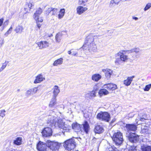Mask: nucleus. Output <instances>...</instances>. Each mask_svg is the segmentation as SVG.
I'll use <instances>...</instances> for the list:
<instances>
[{
	"mask_svg": "<svg viewBox=\"0 0 151 151\" xmlns=\"http://www.w3.org/2000/svg\"><path fill=\"white\" fill-rule=\"evenodd\" d=\"M125 127L128 132L130 131L135 132L137 128V125L134 124H126Z\"/></svg>",
	"mask_w": 151,
	"mask_h": 151,
	"instance_id": "obj_12",
	"label": "nucleus"
},
{
	"mask_svg": "<svg viewBox=\"0 0 151 151\" xmlns=\"http://www.w3.org/2000/svg\"><path fill=\"white\" fill-rule=\"evenodd\" d=\"M99 88L98 86L97 85H96L93 87V91L96 92L97 91L99 90Z\"/></svg>",
	"mask_w": 151,
	"mask_h": 151,
	"instance_id": "obj_44",
	"label": "nucleus"
},
{
	"mask_svg": "<svg viewBox=\"0 0 151 151\" xmlns=\"http://www.w3.org/2000/svg\"><path fill=\"white\" fill-rule=\"evenodd\" d=\"M72 127L76 132H85L86 134H88L90 130L89 125L87 121L85 122L82 125L77 123L73 124Z\"/></svg>",
	"mask_w": 151,
	"mask_h": 151,
	"instance_id": "obj_3",
	"label": "nucleus"
},
{
	"mask_svg": "<svg viewBox=\"0 0 151 151\" xmlns=\"http://www.w3.org/2000/svg\"><path fill=\"white\" fill-rule=\"evenodd\" d=\"M98 38L97 36H93L91 35H88L86 38L85 44L83 46L84 49L88 47V50L90 52H96L97 50V46L95 42Z\"/></svg>",
	"mask_w": 151,
	"mask_h": 151,
	"instance_id": "obj_2",
	"label": "nucleus"
},
{
	"mask_svg": "<svg viewBox=\"0 0 151 151\" xmlns=\"http://www.w3.org/2000/svg\"><path fill=\"white\" fill-rule=\"evenodd\" d=\"M151 87V84H149L146 85L145 88L144 89V90L145 91H148Z\"/></svg>",
	"mask_w": 151,
	"mask_h": 151,
	"instance_id": "obj_39",
	"label": "nucleus"
},
{
	"mask_svg": "<svg viewBox=\"0 0 151 151\" xmlns=\"http://www.w3.org/2000/svg\"><path fill=\"white\" fill-rule=\"evenodd\" d=\"M2 71V70H1L0 69V72H1V71Z\"/></svg>",
	"mask_w": 151,
	"mask_h": 151,
	"instance_id": "obj_59",
	"label": "nucleus"
},
{
	"mask_svg": "<svg viewBox=\"0 0 151 151\" xmlns=\"http://www.w3.org/2000/svg\"><path fill=\"white\" fill-rule=\"evenodd\" d=\"M115 150V148L114 149L113 147H110L109 148V151H114Z\"/></svg>",
	"mask_w": 151,
	"mask_h": 151,
	"instance_id": "obj_49",
	"label": "nucleus"
},
{
	"mask_svg": "<svg viewBox=\"0 0 151 151\" xmlns=\"http://www.w3.org/2000/svg\"><path fill=\"white\" fill-rule=\"evenodd\" d=\"M46 116V114H43L41 116L40 118H42L44 117H45Z\"/></svg>",
	"mask_w": 151,
	"mask_h": 151,
	"instance_id": "obj_53",
	"label": "nucleus"
},
{
	"mask_svg": "<svg viewBox=\"0 0 151 151\" xmlns=\"http://www.w3.org/2000/svg\"><path fill=\"white\" fill-rule=\"evenodd\" d=\"M48 147L52 151H56L59 149L60 144L57 142L47 141V142Z\"/></svg>",
	"mask_w": 151,
	"mask_h": 151,
	"instance_id": "obj_8",
	"label": "nucleus"
},
{
	"mask_svg": "<svg viewBox=\"0 0 151 151\" xmlns=\"http://www.w3.org/2000/svg\"><path fill=\"white\" fill-rule=\"evenodd\" d=\"M146 119V118H144L143 117H141L139 118V120L142 121H143L144 120H145Z\"/></svg>",
	"mask_w": 151,
	"mask_h": 151,
	"instance_id": "obj_52",
	"label": "nucleus"
},
{
	"mask_svg": "<svg viewBox=\"0 0 151 151\" xmlns=\"http://www.w3.org/2000/svg\"><path fill=\"white\" fill-rule=\"evenodd\" d=\"M129 139L131 142L136 143L139 141V136L135 133H132L129 135Z\"/></svg>",
	"mask_w": 151,
	"mask_h": 151,
	"instance_id": "obj_10",
	"label": "nucleus"
},
{
	"mask_svg": "<svg viewBox=\"0 0 151 151\" xmlns=\"http://www.w3.org/2000/svg\"><path fill=\"white\" fill-rule=\"evenodd\" d=\"M98 93L100 96L101 97L103 95L108 94L109 93V92L106 89L104 88L100 90Z\"/></svg>",
	"mask_w": 151,
	"mask_h": 151,
	"instance_id": "obj_25",
	"label": "nucleus"
},
{
	"mask_svg": "<svg viewBox=\"0 0 151 151\" xmlns=\"http://www.w3.org/2000/svg\"><path fill=\"white\" fill-rule=\"evenodd\" d=\"M6 111L4 110H1L0 111V116L2 117H3L5 116V112H6Z\"/></svg>",
	"mask_w": 151,
	"mask_h": 151,
	"instance_id": "obj_38",
	"label": "nucleus"
},
{
	"mask_svg": "<svg viewBox=\"0 0 151 151\" xmlns=\"http://www.w3.org/2000/svg\"><path fill=\"white\" fill-rule=\"evenodd\" d=\"M8 63V61H5V62L2 64V65L0 69L2 70V71H3L4 69L6 67Z\"/></svg>",
	"mask_w": 151,
	"mask_h": 151,
	"instance_id": "obj_33",
	"label": "nucleus"
},
{
	"mask_svg": "<svg viewBox=\"0 0 151 151\" xmlns=\"http://www.w3.org/2000/svg\"><path fill=\"white\" fill-rule=\"evenodd\" d=\"M88 9L86 7H84L82 6H78L76 9L77 12V14H78L81 15L82 13L87 11Z\"/></svg>",
	"mask_w": 151,
	"mask_h": 151,
	"instance_id": "obj_18",
	"label": "nucleus"
},
{
	"mask_svg": "<svg viewBox=\"0 0 151 151\" xmlns=\"http://www.w3.org/2000/svg\"><path fill=\"white\" fill-rule=\"evenodd\" d=\"M65 14V9H61L60 11L59 14L58 15V18L60 19L64 16Z\"/></svg>",
	"mask_w": 151,
	"mask_h": 151,
	"instance_id": "obj_30",
	"label": "nucleus"
},
{
	"mask_svg": "<svg viewBox=\"0 0 151 151\" xmlns=\"http://www.w3.org/2000/svg\"><path fill=\"white\" fill-rule=\"evenodd\" d=\"M96 117L99 120L106 122H109L110 119V114L106 112H100L98 114Z\"/></svg>",
	"mask_w": 151,
	"mask_h": 151,
	"instance_id": "obj_6",
	"label": "nucleus"
},
{
	"mask_svg": "<svg viewBox=\"0 0 151 151\" xmlns=\"http://www.w3.org/2000/svg\"><path fill=\"white\" fill-rule=\"evenodd\" d=\"M62 33L61 32H58L55 36V40L57 42H60L62 36Z\"/></svg>",
	"mask_w": 151,
	"mask_h": 151,
	"instance_id": "obj_28",
	"label": "nucleus"
},
{
	"mask_svg": "<svg viewBox=\"0 0 151 151\" xmlns=\"http://www.w3.org/2000/svg\"><path fill=\"white\" fill-rule=\"evenodd\" d=\"M52 11V8H49L46 11V14L48 15Z\"/></svg>",
	"mask_w": 151,
	"mask_h": 151,
	"instance_id": "obj_45",
	"label": "nucleus"
},
{
	"mask_svg": "<svg viewBox=\"0 0 151 151\" xmlns=\"http://www.w3.org/2000/svg\"><path fill=\"white\" fill-rule=\"evenodd\" d=\"M37 25L39 28H40L41 26V25L39 24H38L37 22Z\"/></svg>",
	"mask_w": 151,
	"mask_h": 151,
	"instance_id": "obj_56",
	"label": "nucleus"
},
{
	"mask_svg": "<svg viewBox=\"0 0 151 151\" xmlns=\"http://www.w3.org/2000/svg\"><path fill=\"white\" fill-rule=\"evenodd\" d=\"M96 133L100 134L104 131V129L102 125H97L96 126L94 129Z\"/></svg>",
	"mask_w": 151,
	"mask_h": 151,
	"instance_id": "obj_17",
	"label": "nucleus"
},
{
	"mask_svg": "<svg viewBox=\"0 0 151 151\" xmlns=\"http://www.w3.org/2000/svg\"><path fill=\"white\" fill-rule=\"evenodd\" d=\"M77 139L76 138H73L65 141L63 145L64 147L68 150H73L76 147V140Z\"/></svg>",
	"mask_w": 151,
	"mask_h": 151,
	"instance_id": "obj_4",
	"label": "nucleus"
},
{
	"mask_svg": "<svg viewBox=\"0 0 151 151\" xmlns=\"http://www.w3.org/2000/svg\"><path fill=\"white\" fill-rule=\"evenodd\" d=\"M115 119H113V120H112V122H111V123H112V122H114V121H115Z\"/></svg>",
	"mask_w": 151,
	"mask_h": 151,
	"instance_id": "obj_58",
	"label": "nucleus"
},
{
	"mask_svg": "<svg viewBox=\"0 0 151 151\" xmlns=\"http://www.w3.org/2000/svg\"><path fill=\"white\" fill-rule=\"evenodd\" d=\"M3 22V19L2 18L0 19V26H1Z\"/></svg>",
	"mask_w": 151,
	"mask_h": 151,
	"instance_id": "obj_50",
	"label": "nucleus"
},
{
	"mask_svg": "<svg viewBox=\"0 0 151 151\" xmlns=\"http://www.w3.org/2000/svg\"><path fill=\"white\" fill-rule=\"evenodd\" d=\"M56 104L57 102L56 97H55L53 96L52 98L51 99L50 101L49 106L50 107H52Z\"/></svg>",
	"mask_w": 151,
	"mask_h": 151,
	"instance_id": "obj_24",
	"label": "nucleus"
},
{
	"mask_svg": "<svg viewBox=\"0 0 151 151\" xmlns=\"http://www.w3.org/2000/svg\"><path fill=\"white\" fill-rule=\"evenodd\" d=\"M129 52V53L132 52H135L136 53H138L139 52V49L138 48H134L131 50H128Z\"/></svg>",
	"mask_w": 151,
	"mask_h": 151,
	"instance_id": "obj_37",
	"label": "nucleus"
},
{
	"mask_svg": "<svg viewBox=\"0 0 151 151\" xmlns=\"http://www.w3.org/2000/svg\"><path fill=\"white\" fill-rule=\"evenodd\" d=\"M47 145L45 143L40 141L37 145V148L39 151H50L47 147Z\"/></svg>",
	"mask_w": 151,
	"mask_h": 151,
	"instance_id": "obj_9",
	"label": "nucleus"
},
{
	"mask_svg": "<svg viewBox=\"0 0 151 151\" xmlns=\"http://www.w3.org/2000/svg\"><path fill=\"white\" fill-rule=\"evenodd\" d=\"M63 59L62 58H60L54 62L53 65L54 66H57L58 65L61 64L63 63Z\"/></svg>",
	"mask_w": 151,
	"mask_h": 151,
	"instance_id": "obj_29",
	"label": "nucleus"
},
{
	"mask_svg": "<svg viewBox=\"0 0 151 151\" xmlns=\"http://www.w3.org/2000/svg\"><path fill=\"white\" fill-rule=\"evenodd\" d=\"M37 22H43V19L42 17H40V18H39L38 17V19H37V20H36Z\"/></svg>",
	"mask_w": 151,
	"mask_h": 151,
	"instance_id": "obj_48",
	"label": "nucleus"
},
{
	"mask_svg": "<svg viewBox=\"0 0 151 151\" xmlns=\"http://www.w3.org/2000/svg\"><path fill=\"white\" fill-rule=\"evenodd\" d=\"M31 93H32V90H31V89L27 91L26 92V94L27 95H30Z\"/></svg>",
	"mask_w": 151,
	"mask_h": 151,
	"instance_id": "obj_47",
	"label": "nucleus"
},
{
	"mask_svg": "<svg viewBox=\"0 0 151 151\" xmlns=\"http://www.w3.org/2000/svg\"><path fill=\"white\" fill-rule=\"evenodd\" d=\"M121 1H127V0H111L110 2V5L111 4H118L119 2Z\"/></svg>",
	"mask_w": 151,
	"mask_h": 151,
	"instance_id": "obj_32",
	"label": "nucleus"
},
{
	"mask_svg": "<svg viewBox=\"0 0 151 151\" xmlns=\"http://www.w3.org/2000/svg\"><path fill=\"white\" fill-rule=\"evenodd\" d=\"M112 139L115 144L118 145H120L123 141L122 134L120 132L115 133Z\"/></svg>",
	"mask_w": 151,
	"mask_h": 151,
	"instance_id": "obj_5",
	"label": "nucleus"
},
{
	"mask_svg": "<svg viewBox=\"0 0 151 151\" xmlns=\"http://www.w3.org/2000/svg\"><path fill=\"white\" fill-rule=\"evenodd\" d=\"M24 29L22 25H19L16 27L14 30L17 33L21 34L23 32Z\"/></svg>",
	"mask_w": 151,
	"mask_h": 151,
	"instance_id": "obj_21",
	"label": "nucleus"
},
{
	"mask_svg": "<svg viewBox=\"0 0 151 151\" xmlns=\"http://www.w3.org/2000/svg\"><path fill=\"white\" fill-rule=\"evenodd\" d=\"M142 151H151V147L147 145H143L141 146Z\"/></svg>",
	"mask_w": 151,
	"mask_h": 151,
	"instance_id": "obj_27",
	"label": "nucleus"
},
{
	"mask_svg": "<svg viewBox=\"0 0 151 151\" xmlns=\"http://www.w3.org/2000/svg\"><path fill=\"white\" fill-rule=\"evenodd\" d=\"M151 7V3H148L144 9L145 11H146Z\"/></svg>",
	"mask_w": 151,
	"mask_h": 151,
	"instance_id": "obj_35",
	"label": "nucleus"
},
{
	"mask_svg": "<svg viewBox=\"0 0 151 151\" xmlns=\"http://www.w3.org/2000/svg\"><path fill=\"white\" fill-rule=\"evenodd\" d=\"M45 78L41 74H39L36 76L34 82L35 84L39 83L45 80Z\"/></svg>",
	"mask_w": 151,
	"mask_h": 151,
	"instance_id": "obj_15",
	"label": "nucleus"
},
{
	"mask_svg": "<svg viewBox=\"0 0 151 151\" xmlns=\"http://www.w3.org/2000/svg\"><path fill=\"white\" fill-rule=\"evenodd\" d=\"M101 78V76L99 74H95L92 76V79L96 82L98 81Z\"/></svg>",
	"mask_w": 151,
	"mask_h": 151,
	"instance_id": "obj_22",
	"label": "nucleus"
},
{
	"mask_svg": "<svg viewBox=\"0 0 151 151\" xmlns=\"http://www.w3.org/2000/svg\"><path fill=\"white\" fill-rule=\"evenodd\" d=\"M4 43V39L2 40H0V45L1 46Z\"/></svg>",
	"mask_w": 151,
	"mask_h": 151,
	"instance_id": "obj_51",
	"label": "nucleus"
},
{
	"mask_svg": "<svg viewBox=\"0 0 151 151\" xmlns=\"http://www.w3.org/2000/svg\"><path fill=\"white\" fill-rule=\"evenodd\" d=\"M87 1L88 0H79V4L80 5H83L85 6V4L87 2Z\"/></svg>",
	"mask_w": 151,
	"mask_h": 151,
	"instance_id": "obj_36",
	"label": "nucleus"
},
{
	"mask_svg": "<svg viewBox=\"0 0 151 151\" xmlns=\"http://www.w3.org/2000/svg\"><path fill=\"white\" fill-rule=\"evenodd\" d=\"M22 142V137H19L16 138L15 140L14 141V144L19 145H21Z\"/></svg>",
	"mask_w": 151,
	"mask_h": 151,
	"instance_id": "obj_23",
	"label": "nucleus"
},
{
	"mask_svg": "<svg viewBox=\"0 0 151 151\" xmlns=\"http://www.w3.org/2000/svg\"><path fill=\"white\" fill-rule=\"evenodd\" d=\"M136 147H131L129 150V151H137Z\"/></svg>",
	"mask_w": 151,
	"mask_h": 151,
	"instance_id": "obj_43",
	"label": "nucleus"
},
{
	"mask_svg": "<svg viewBox=\"0 0 151 151\" xmlns=\"http://www.w3.org/2000/svg\"><path fill=\"white\" fill-rule=\"evenodd\" d=\"M48 126L51 127L57 125L59 128L62 129L64 132H68L70 129V127L65 124L61 119H58L54 116H49L47 121Z\"/></svg>",
	"mask_w": 151,
	"mask_h": 151,
	"instance_id": "obj_1",
	"label": "nucleus"
},
{
	"mask_svg": "<svg viewBox=\"0 0 151 151\" xmlns=\"http://www.w3.org/2000/svg\"><path fill=\"white\" fill-rule=\"evenodd\" d=\"M134 78V76H132L131 77H128L127 79L125 80L124 81V84L127 86H129L131 84L132 80Z\"/></svg>",
	"mask_w": 151,
	"mask_h": 151,
	"instance_id": "obj_19",
	"label": "nucleus"
},
{
	"mask_svg": "<svg viewBox=\"0 0 151 151\" xmlns=\"http://www.w3.org/2000/svg\"><path fill=\"white\" fill-rule=\"evenodd\" d=\"M42 12V9L40 8L38 9L36 11L33 15V17L35 20H37L38 19V17L41 14Z\"/></svg>",
	"mask_w": 151,
	"mask_h": 151,
	"instance_id": "obj_20",
	"label": "nucleus"
},
{
	"mask_svg": "<svg viewBox=\"0 0 151 151\" xmlns=\"http://www.w3.org/2000/svg\"><path fill=\"white\" fill-rule=\"evenodd\" d=\"M53 96L56 97L60 92V90L58 86H55L53 88Z\"/></svg>",
	"mask_w": 151,
	"mask_h": 151,
	"instance_id": "obj_26",
	"label": "nucleus"
},
{
	"mask_svg": "<svg viewBox=\"0 0 151 151\" xmlns=\"http://www.w3.org/2000/svg\"><path fill=\"white\" fill-rule=\"evenodd\" d=\"M13 151L12 150H10V151Z\"/></svg>",
	"mask_w": 151,
	"mask_h": 151,
	"instance_id": "obj_61",
	"label": "nucleus"
},
{
	"mask_svg": "<svg viewBox=\"0 0 151 151\" xmlns=\"http://www.w3.org/2000/svg\"><path fill=\"white\" fill-rule=\"evenodd\" d=\"M72 55H76V54H77V52H75L74 51H73L72 52Z\"/></svg>",
	"mask_w": 151,
	"mask_h": 151,
	"instance_id": "obj_54",
	"label": "nucleus"
},
{
	"mask_svg": "<svg viewBox=\"0 0 151 151\" xmlns=\"http://www.w3.org/2000/svg\"><path fill=\"white\" fill-rule=\"evenodd\" d=\"M68 54H70L71 53V51H68Z\"/></svg>",
	"mask_w": 151,
	"mask_h": 151,
	"instance_id": "obj_57",
	"label": "nucleus"
},
{
	"mask_svg": "<svg viewBox=\"0 0 151 151\" xmlns=\"http://www.w3.org/2000/svg\"><path fill=\"white\" fill-rule=\"evenodd\" d=\"M37 44L40 49L46 48L49 46L48 42L46 41L38 42L37 43Z\"/></svg>",
	"mask_w": 151,
	"mask_h": 151,
	"instance_id": "obj_13",
	"label": "nucleus"
},
{
	"mask_svg": "<svg viewBox=\"0 0 151 151\" xmlns=\"http://www.w3.org/2000/svg\"><path fill=\"white\" fill-rule=\"evenodd\" d=\"M17 91H19V89H18V90H17Z\"/></svg>",
	"mask_w": 151,
	"mask_h": 151,
	"instance_id": "obj_60",
	"label": "nucleus"
},
{
	"mask_svg": "<svg viewBox=\"0 0 151 151\" xmlns=\"http://www.w3.org/2000/svg\"><path fill=\"white\" fill-rule=\"evenodd\" d=\"M12 27L11 26L8 31L4 34V36L5 37H7L9 34L11 33L12 31Z\"/></svg>",
	"mask_w": 151,
	"mask_h": 151,
	"instance_id": "obj_34",
	"label": "nucleus"
},
{
	"mask_svg": "<svg viewBox=\"0 0 151 151\" xmlns=\"http://www.w3.org/2000/svg\"><path fill=\"white\" fill-rule=\"evenodd\" d=\"M57 11V9L52 8V14L53 15H55V14H56Z\"/></svg>",
	"mask_w": 151,
	"mask_h": 151,
	"instance_id": "obj_42",
	"label": "nucleus"
},
{
	"mask_svg": "<svg viewBox=\"0 0 151 151\" xmlns=\"http://www.w3.org/2000/svg\"><path fill=\"white\" fill-rule=\"evenodd\" d=\"M123 62V61L120 57L119 58H116L114 61L115 65H120Z\"/></svg>",
	"mask_w": 151,
	"mask_h": 151,
	"instance_id": "obj_31",
	"label": "nucleus"
},
{
	"mask_svg": "<svg viewBox=\"0 0 151 151\" xmlns=\"http://www.w3.org/2000/svg\"><path fill=\"white\" fill-rule=\"evenodd\" d=\"M104 87L108 90L112 91L117 89L116 85L113 83H107L104 85Z\"/></svg>",
	"mask_w": 151,
	"mask_h": 151,
	"instance_id": "obj_14",
	"label": "nucleus"
},
{
	"mask_svg": "<svg viewBox=\"0 0 151 151\" xmlns=\"http://www.w3.org/2000/svg\"><path fill=\"white\" fill-rule=\"evenodd\" d=\"M102 71L105 73V76L107 78H109L113 73L112 70L108 68L103 69Z\"/></svg>",
	"mask_w": 151,
	"mask_h": 151,
	"instance_id": "obj_16",
	"label": "nucleus"
},
{
	"mask_svg": "<svg viewBox=\"0 0 151 151\" xmlns=\"http://www.w3.org/2000/svg\"><path fill=\"white\" fill-rule=\"evenodd\" d=\"M129 52L128 50H122L117 53L116 55L121 58L123 62L126 61L128 59V56L126 54H129Z\"/></svg>",
	"mask_w": 151,
	"mask_h": 151,
	"instance_id": "obj_7",
	"label": "nucleus"
},
{
	"mask_svg": "<svg viewBox=\"0 0 151 151\" xmlns=\"http://www.w3.org/2000/svg\"><path fill=\"white\" fill-rule=\"evenodd\" d=\"M132 19H135L136 20L138 19V18L136 17H133Z\"/></svg>",
	"mask_w": 151,
	"mask_h": 151,
	"instance_id": "obj_55",
	"label": "nucleus"
},
{
	"mask_svg": "<svg viewBox=\"0 0 151 151\" xmlns=\"http://www.w3.org/2000/svg\"><path fill=\"white\" fill-rule=\"evenodd\" d=\"M28 6L29 8L30 9L32 8V6H34V5L32 4V2H29L28 4Z\"/></svg>",
	"mask_w": 151,
	"mask_h": 151,
	"instance_id": "obj_46",
	"label": "nucleus"
},
{
	"mask_svg": "<svg viewBox=\"0 0 151 151\" xmlns=\"http://www.w3.org/2000/svg\"><path fill=\"white\" fill-rule=\"evenodd\" d=\"M31 89L32 90V93H36L37 91L38 90V87L34 88H33Z\"/></svg>",
	"mask_w": 151,
	"mask_h": 151,
	"instance_id": "obj_40",
	"label": "nucleus"
},
{
	"mask_svg": "<svg viewBox=\"0 0 151 151\" xmlns=\"http://www.w3.org/2000/svg\"><path fill=\"white\" fill-rule=\"evenodd\" d=\"M43 136L45 137H48L52 135V129L48 127L45 128L42 132Z\"/></svg>",
	"mask_w": 151,
	"mask_h": 151,
	"instance_id": "obj_11",
	"label": "nucleus"
},
{
	"mask_svg": "<svg viewBox=\"0 0 151 151\" xmlns=\"http://www.w3.org/2000/svg\"><path fill=\"white\" fill-rule=\"evenodd\" d=\"M96 92L92 91L89 93V95L91 97H95L96 96Z\"/></svg>",
	"mask_w": 151,
	"mask_h": 151,
	"instance_id": "obj_41",
	"label": "nucleus"
}]
</instances>
